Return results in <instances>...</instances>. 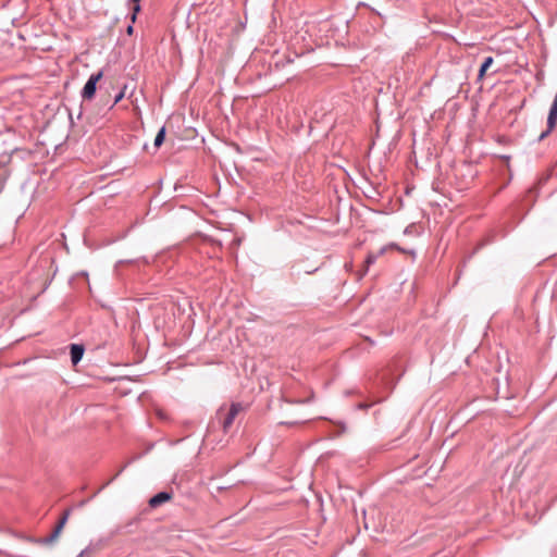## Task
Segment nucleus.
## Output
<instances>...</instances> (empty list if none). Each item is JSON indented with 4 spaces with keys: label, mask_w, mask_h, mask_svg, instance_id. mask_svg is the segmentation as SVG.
<instances>
[{
    "label": "nucleus",
    "mask_w": 557,
    "mask_h": 557,
    "mask_svg": "<svg viewBox=\"0 0 557 557\" xmlns=\"http://www.w3.org/2000/svg\"><path fill=\"white\" fill-rule=\"evenodd\" d=\"M242 410L243 406L240 403H232L226 411L223 407L219 408V410L215 413V420L218 421V424L222 428L224 433H227L230 431L235 418Z\"/></svg>",
    "instance_id": "obj_1"
},
{
    "label": "nucleus",
    "mask_w": 557,
    "mask_h": 557,
    "mask_svg": "<svg viewBox=\"0 0 557 557\" xmlns=\"http://www.w3.org/2000/svg\"><path fill=\"white\" fill-rule=\"evenodd\" d=\"M102 71H99L89 76L81 92L83 100H91L95 97L97 91V84L102 78Z\"/></svg>",
    "instance_id": "obj_2"
},
{
    "label": "nucleus",
    "mask_w": 557,
    "mask_h": 557,
    "mask_svg": "<svg viewBox=\"0 0 557 557\" xmlns=\"http://www.w3.org/2000/svg\"><path fill=\"white\" fill-rule=\"evenodd\" d=\"M69 516H70V510L67 509L63 512L59 522L54 527L52 533L49 536H46L42 539H37V544H44V545L52 544L59 537L60 533L62 532V530L69 519Z\"/></svg>",
    "instance_id": "obj_3"
},
{
    "label": "nucleus",
    "mask_w": 557,
    "mask_h": 557,
    "mask_svg": "<svg viewBox=\"0 0 557 557\" xmlns=\"http://www.w3.org/2000/svg\"><path fill=\"white\" fill-rule=\"evenodd\" d=\"M171 498H172V493L163 491V492H159L156 495H153L149 499L148 504L151 508H157V507L163 505L164 503L169 502Z\"/></svg>",
    "instance_id": "obj_4"
},
{
    "label": "nucleus",
    "mask_w": 557,
    "mask_h": 557,
    "mask_svg": "<svg viewBox=\"0 0 557 557\" xmlns=\"http://www.w3.org/2000/svg\"><path fill=\"white\" fill-rule=\"evenodd\" d=\"M85 348L81 344H71L70 346V355L71 361L74 366H76L84 356Z\"/></svg>",
    "instance_id": "obj_5"
},
{
    "label": "nucleus",
    "mask_w": 557,
    "mask_h": 557,
    "mask_svg": "<svg viewBox=\"0 0 557 557\" xmlns=\"http://www.w3.org/2000/svg\"><path fill=\"white\" fill-rule=\"evenodd\" d=\"M385 251H386V248H385V247H383V248H381L376 253H375V252H369V253L367 255L366 260H364V267H363V270H362V272H361V275H364V274L368 272L369 268H370L372 264H374V263H375V261L377 260V258H379L380 256H382Z\"/></svg>",
    "instance_id": "obj_6"
},
{
    "label": "nucleus",
    "mask_w": 557,
    "mask_h": 557,
    "mask_svg": "<svg viewBox=\"0 0 557 557\" xmlns=\"http://www.w3.org/2000/svg\"><path fill=\"white\" fill-rule=\"evenodd\" d=\"M493 62H494L493 57H486L484 59V61L482 62V64H481V66L479 69V73H478V78L479 79H482L485 76L486 71L491 67Z\"/></svg>",
    "instance_id": "obj_7"
},
{
    "label": "nucleus",
    "mask_w": 557,
    "mask_h": 557,
    "mask_svg": "<svg viewBox=\"0 0 557 557\" xmlns=\"http://www.w3.org/2000/svg\"><path fill=\"white\" fill-rule=\"evenodd\" d=\"M165 134H166V129H165V126H162L159 132L157 133L156 135V138H154V141H153V146L154 148H160L161 145L164 143V139H165Z\"/></svg>",
    "instance_id": "obj_8"
},
{
    "label": "nucleus",
    "mask_w": 557,
    "mask_h": 557,
    "mask_svg": "<svg viewBox=\"0 0 557 557\" xmlns=\"http://www.w3.org/2000/svg\"><path fill=\"white\" fill-rule=\"evenodd\" d=\"M99 547L94 544H89L85 549H83L77 557H91Z\"/></svg>",
    "instance_id": "obj_9"
},
{
    "label": "nucleus",
    "mask_w": 557,
    "mask_h": 557,
    "mask_svg": "<svg viewBox=\"0 0 557 557\" xmlns=\"http://www.w3.org/2000/svg\"><path fill=\"white\" fill-rule=\"evenodd\" d=\"M140 4L139 3H133L132 7V14H131V21L132 23H135L137 14L140 12Z\"/></svg>",
    "instance_id": "obj_10"
},
{
    "label": "nucleus",
    "mask_w": 557,
    "mask_h": 557,
    "mask_svg": "<svg viewBox=\"0 0 557 557\" xmlns=\"http://www.w3.org/2000/svg\"><path fill=\"white\" fill-rule=\"evenodd\" d=\"M125 89H126V86H124L123 89H121L114 97L113 99V103L111 104V108L114 107L116 103H119L125 96Z\"/></svg>",
    "instance_id": "obj_11"
},
{
    "label": "nucleus",
    "mask_w": 557,
    "mask_h": 557,
    "mask_svg": "<svg viewBox=\"0 0 557 557\" xmlns=\"http://www.w3.org/2000/svg\"><path fill=\"white\" fill-rule=\"evenodd\" d=\"M126 466L122 467L119 472L111 479L109 480L101 488H104L106 486H108L109 484H111L125 469Z\"/></svg>",
    "instance_id": "obj_12"
},
{
    "label": "nucleus",
    "mask_w": 557,
    "mask_h": 557,
    "mask_svg": "<svg viewBox=\"0 0 557 557\" xmlns=\"http://www.w3.org/2000/svg\"><path fill=\"white\" fill-rule=\"evenodd\" d=\"M133 32H134V27H133V25H128V26H127V29H126V33H127L128 35H132V34H133Z\"/></svg>",
    "instance_id": "obj_13"
},
{
    "label": "nucleus",
    "mask_w": 557,
    "mask_h": 557,
    "mask_svg": "<svg viewBox=\"0 0 557 557\" xmlns=\"http://www.w3.org/2000/svg\"><path fill=\"white\" fill-rule=\"evenodd\" d=\"M281 424L294 425L296 422H281Z\"/></svg>",
    "instance_id": "obj_14"
},
{
    "label": "nucleus",
    "mask_w": 557,
    "mask_h": 557,
    "mask_svg": "<svg viewBox=\"0 0 557 557\" xmlns=\"http://www.w3.org/2000/svg\"><path fill=\"white\" fill-rule=\"evenodd\" d=\"M502 159H504L506 161H509L510 157L509 156H502Z\"/></svg>",
    "instance_id": "obj_15"
},
{
    "label": "nucleus",
    "mask_w": 557,
    "mask_h": 557,
    "mask_svg": "<svg viewBox=\"0 0 557 557\" xmlns=\"http://www.w3.org/2000/svg\"><path fill=\"white\" fill-rule=\"evenodd\" d=\"M132 3H139L140 0H129Z\"/></svg>",
    "instance_id": "obj_16"
},
{
    "label": "nucleus",
    "mask_w": 557,
    "mask_h": 557,
    "mask_svg": "<svg viewBox=\"0 0 557 557\" xmlns=\"http://www.w3.org/2000/svg\"><path fill=\"white\" fill-rule=\"evenodd\" d=\"M214 425H215V421H212L211 428H214Z\"/></svg>",
    "instance_id": "obj_17"
}]
</instances>
